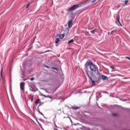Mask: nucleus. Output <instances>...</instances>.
<instances>
[{"label":"nucleus","instance_id":"30","mask_svg":"<svg viewBox=\"0 0 130 130\" xmlns=\"http://www.w3.org/2000/svg\"><path fill=\"white\" fill-rule=\"evenodd\" d=\"M125 58H126L127 59H129V60H130V57H129L126 56V57H125Z\"/></svg>","mask_w":130,"mask_h":130},{"label":"nucleus","instance_id":"5","mask_svg":"<svg viewBox=\"0 0 130 130\" xmlns=\"http://www.w3.org/2000/svg\"><path fill=\"white\" fill-rule=\"evenodd\" d=\"M89 68L92 72H96V71H98V67L96 66H90Z\"/></svg>","mask_w":130,"mask_h":130},{"label":"nucleus","instance_id":"35","mask_svg":"<svg viewBox=\"0 0 130 130\" xmlns=\"http://www.w3.org/2000/svg\"><path fill=\"white\" fill-rule=\"evenodd\" d=\"M44 67L47 68V69H49V66H44Z\"/></svg>","mask_w":130,"mask_h":130},{"label":"nucleus","instance_id":"27","mask_svg":"<svg viewBox=\"0 0 130 130\" xmlns=\"http://www.w3.org/2000/svg\"><path fill=\"white\" fill-rule=\"evenodd\" d=\"M110 68H111V69H112V70H114V66H110Z\"/></svg>","mask_w":130,"mask_h":130},{"label":"nucleus","instance_id":"20","mask_svg":"<svg viewBox=\"0 0 130 130\" xmlns=\"http://www.w3.org/2000/svg\"><path fill=\"white\" fill-rule=\"evenodd\" d=\"M98 95H101V93L97 92L96 98H98Z\"/></svg>","mask_w":130,"mask_h":130},{"label":"nucleus","instance_id":"33","mask_svg":"<svg viewBox=\"0 0 130 130\" xmlns=\"http://www.w3.org/2000/svg\"><path fill=\"white\" fill-rule=\"evenodd\" d=\"M26 61H24V63H23V66H27V63H26Z\"/></svg>","mask_w":130,"mask_h":130},{"label":"nucleus","instance_id":"24","mask_svg":"<svg viewBox=\"0 0 130 130\" xmlns=\"http://www.w3.org/2000/svg\"><path fill=\"white\" fill-rule=\"evenodd\" d=\"M115 32V30H112L110 32V35H112V34H113V32Z\"/></svg>","mask_w":130,"mask_h":130},{"label":"nucleus","instance_id":"17","mask_svg":"<svg viewBox=\"0 0 130 130\" xmlns=\"http://www.w3.org/2000/svg\"><path fill=\"white\" fill-rule=\"evenodd\" d=\"M74 39H71V40L69 41L68 44H70V43H73L74 42Z\"/></svg>","mask_w":130,"mask_h":130},{"label":"nucleus","instance_id":"42","mask_svg":"<svg viewBox=\"0 0 130 130\" xmlns=\"http://www.w3.org/2000/svg\"><path fill=\"white\" fill-rule=\"evenodd\" d=\"M127 110H129V109H127Z\"/></svg>","mask_w":130,"mask_h":130},{"label":"nucleus","instance_id":"11","mask_svg":"<svg viewBox=\"0 0 130 130\" xmlns=\"http://www.w3.org/2000/svg\"><path fill=\"white\" fill-rule=\"evenodd\" d=\"M72 25H73V20H70L68 22V27H69V28H70L71 27V26H72Z\"/></svg>","mask_w":130,"mask_h":130},{"label":"nucleus","instance_id":"7","mask_svg":"<svg viewBox=\"0 0 130 130\" xmlns=\"http://www.w3.org/2000/svg\"><path fill=\"white\" fill-rule=\"evenodd\" d=\"M20 90H21L22 91H24L25 90V83L24 82L20 83Z\"/></svg>","mask_w":130,"mask_h":130},{"label":"nucleus","instance_id":"14","mask_svg":"<svg viewBox=\"0 0 130 130\" xmlns=\"http://www.w3.org/2000/svg\"><path fill=\"white\" fill-rule=\"evenodd\" d=\"M40 99H38L37 100V101L35 102V103L36 104V106H37V105L38 104H39V103H40Z\"/></svg>","mask_w":130,"mask_h":130},{"label":"nucleus","instance_id":"1","mask_svg":"<svg viewBox=\"0 0 130 130\" xmlns=\"http://www.w3.org/2000/svg\"><path fill=\"white\" fill-rule=\"evenodd\" d=\"M86 73L89 80H90V81H91V84L92 86H94V85H95L96 84L95 83H97L98 84V83L100 82V78H101V74H100V72L98 71V70L97 71V73H96V75L98 78L96 79H95V81L93 80V79H92V77L90 76V75H89V73H88V71H87Z\"/></svg>","mask_w":130,"mask_h":130},{"label":"nucleus","instance_id":"18","mask_svg":"<svg viewBox=\"0 0 130 130\" xmlns=\"http://www.w3.org/2000/svg\"><path fill=\"white\" fill-rule=\"evenodd\" d=\"M124 5H125V6H127V3H128V0H125V1H124Z\"/></svg>","mask_w":130,"mask_h":130},{"label":"nucleus","instance_id":"29","mask_svg":"<svg viewBox=\"0 0 130 130\" xmlns=\"http://www.w3.org/2000/svg\"><path fill=\"white\" fill-rule=\"evenodd\" d=\"M113 116H117V114H115V113H113L112 114Z\"/></svg>","mask_w":130,"mask_h":130},{"label":"nucleus","instance_id":"9","mask_svg":"<svg viewBox=\"0 0 130 130\" xmlns=\"http://www.w3.org/2000/svg\"><path fill=\"white\" fill-rule=\"evenodd\" d=\"M120 16H119V14H117V16H116V20H117L118 23H119V25H120V24H121L120 23Z\"/></svg>","mask_w":130,"mask_h":130},{"label":"nucleus","instance_id":"40","mask_svg":"<svg viewBox=\"0 0 130 130\" xmlns=\"http://www.w3.org/2000/svg\"><path fill=\"white\" fill-rule=\"evenodd\" d=\"M120 25L122 27V24H121V23H120Z\"/></svg>","mask_w":130,"mask_h":130},{"label":"nucleus","instance_id":"25","mask_svg":"<svg viewBox=\"0 0 130 130\" xmlns=\"http://www.w3.org/2000/svg\"><path fill=\"white\" fill-rule=\"evenodd\" d=\"M39 120H40V121H42V122H44L45 121L41 118L39 119Z\"/></svg>","mask_w":130,"mask_h":130},{"label":"nucleus","instance_id":"32","mask_svg":"<svg viewBox=\"0 0 130 130\" xmlns=\"http://www.w3.org/2000/svg\"><path fill=\"white\" fill-rule=\"evenodd\" d=\"M43 97H45V98H48V96H46V95H43Z\"/></svg>","mask_w":130,"mask_h":130},{"label":"nucleus","instance_id":"6","mask_svg":"<svg viewBox=\"0 0 130 130\" xmlns=\"http://www.w3.org/2000/svg\"><path fill=\"white\" fill-rule=\"evenodd\" d=\"M4 71V69H2L1 71V77L2 80V83L3 84H5L6 83V79L3 77V71Z\"/></svg>","mask_w":130,"mask_h":130},{"label":"nucleus","instance_id":"23","mask_svg":"<svg viewBox=\"0 0 130 130\" xmlns=\"http://www.w3.org/2000/svg\"><path fill=\"white\" fill-rule=\"evenodd\" d=\"M29 6H30V2H29L26 7V9H28L29 8Z\"/></svg>","mask_w":130,"mask_h":130},{"label":"nucleus","instance_id":"34","mask_svg":"<svg viewBox=\"0 0 130 130\" xmlns=\"http://www.w3.org/2000/svg\"><path fill=\"white\" fill-rule=\"evenodd\" d=\"M48 98H50V99H52V96H48Z\"/></svg>","mask_w":130,"mask_h":130},{"label":"nucleus","instance_id":"39","mask_svg":"<svg viewBox=\"0 0 130 130\" xmlns=\"http://www.w3.org/2000/svg\"><path fill=\"white\" fill-rule=\"evenodd\" d=\"M108 35H110V32H108Z\"/></svg>","mask_w":130,"mask_h":130},{"label":"nucleus","instance_id":"3","mask_svg":"<svg viewBox=\"0 0 130 130\" xmlns=\"http://www.w3.org/2000/svg\"><path fill=\"white\" fill-rule=\"evenodd\" d=\"M81 4H77L73 5L70 8L68 9V12H72V11H75V10H77V9L80 8Z\"/></svg>","mask_w":130,"mask_h":130},{"label":"nucleus","instance_id":"16","mask_svg":"<svg viewBox=\"0 0 130 130\" xmlns=\"http://www.w3.org/2000/svg\"><path fill=\"white\" fill-rule=\"evenodd\" d=\"M58 42H59V39L56 38L55 40V43H56V44H57Z\"/></svg>","mask_w":130,"mask_h":130},{"label":"nucleus","instance_id":"41","mask_svg":"<svg viewBox=\"0 0 130 130\" xmlns=\"http://www.w3.org/2000/svg\"><path fill=\"white\" fill-rule=\"evenodd\" d=\"M37 122H38V123H39V122H38V120H37Z\"/></svg>","mask_w":130,"mask_h":130},{"label":"nucleus","instance_id":"28","mask_svg":"<svg viewBox=\"0 0 130 130\" xmlns=\"http://www.w3.org/2000/svg\"><path fill=\"white\" fill-rule=\"evenodd\" d=\"M34 80H35V78H30V81H34Z\"/></svg>","mask_w":130,"mask_h":130},{"label":"nucleus","instance_id":"22","mask_svg":"<svg viewBox=\"0 0 130 130\" xmlns=\"http://www.w3.org/2000/svg\"><path fill=\"white\" fill-rule=\"evenodd\" d=\"M52 70H55L56 71H57V72H58V69H57V68H55L54 67H52Z\"/></svg>","mask_w":130,"mask_h":130},{"label":"nucleus","instance_id":"31","mask_svg":"<svg viewBox=\"0 0 130 130\" xmlns=\"http://www.w3.org/2000/svg\"><path fill=\"white\" fill-rule=\"evenodd\" d=\"M42 104H43V103H40V104L38 106V107H40V106H41V105H42Z\"/></svg>","mask_w":130,"mask_h":130},{"label":"nucleus","instance_id":"21","mask_svg":"<svg viewBox=\"0 0 130 130\" xmlns=\"http://www.w3.org/2000/svg\"><path fill=\"white\" fill-rule=\"evenodd\" d=\"M10 87L12 88V79H10Z\"/></svg>","mask_w":130,"mask_h":130},{"label":"nucleus","instance_id":"38","mask_svg":"<svg viewBox=\"0 0 130 130\" xmlns=\"http://www.w3.org/2000/svg\"><path fill=\"white\" fill-rule=\"evenodd\" d=\"M121 2L122 3H124V0H121Z\"/></svg>","mask_w":130,"mask_h":130},{"label":"nucleus","instance_id":"13","mask_svg":"<svg viewBox=\"0 0 130 130\" xmlns=\"http://www.w3.org/2000/svg\"><path fill=\"white\" fill-rule=\"evenodd\" d=\"M64 35H65L64 34L60 35L59 36V37L60 39H63V38H64Z\"/></svg>","mask_w":130,"mask_h":130},{"label":"nucleus","instance_id":"2","mask_svg":"<svg viewBox=\"0 0 130 130\" xmlns=\"http://www.w3.org/2000/svg\"><path fill=\"white\" fill-rule=\"evenodd\" d=\"M29 87H30L29 90L31 91V92H36L37 90V87H36V85L35 84L30 83L28 84Z\"/></svg>","mask_w":130,"mask_h":130},{"label":"nucleus","instance_id":"15","mask_svg":"<svg viewBox=\"0 0 130 130\" xmlns=\"http://www.w3.org/2000/svg\"><path fill=\"white\" fill-rule=\"evenodd\" d=\"M72 109H74L75 110H77V109H79L80 108L79 107H75V106H72Z\"/></svg>","mask_w":130,"mask_h":130},{"label":"nucleus","instance_id":"10","mask_svg":"<svg viewBox=\"0 0 130 130\" xmlns=\"http://www.w3.org/2000/svg\"><path fill=\"white\" fill-rule=\"evenodd\" d=\"M102 79L103 81H106V80H108V77L105 75H102Z\"/></svg>","mask_w":130,"mask_h":130},{"label":"nucleus","instance_id":"19","mask_svg":"<svg viewBox=\"0 0 130 130\" xmlns=\"http://www.w3.org/2000/svg\"><path fill=\"white\" fill-rule=\"evenodd\" d=\"M90 33H91V34H95V29L91 30Z\"/></svg>","mask_w":130,"mask_h":130},{"label":"nucleus","instance_id":"8","mask_svg":"<svg viewBox=\"0 0 130 130\" xmlns=\"http://www.w3.org/2000/svg\"><path fill=\"white\" fill-rule=\"evenodd\" d=\"M85 66H94V64H93L92 60H89L86 62Z\"/></svg>","mask_w":130,"mask_h":130},{"label":"nucleus","instance_id":"12","mask_svg":"<svg viewBox=\"0 0 130 130\" xmlns=\"http://www.w3.org/2000/svg\"><path fill=\"white\" fill-rule=\"evenodd\" d=\"M95 2H97V0H88L87 3H91V4H94Z\"/></svg>","mask_w":130,"mask_h":130},{"label":"nucleus","instance_id":"36","mask_svg":"<svg viewBox=\"0 0 130 130\" xmlns=\"http://www.w3.org/2000/svg\"><path fill=\"white\" fill-rule=\"evenodd\" d=\"M38 111L39 113V111H40V110H39V107H38Z\"/></svg>","mask_w":130,"mask_h":130},{"label":"nucleus","instance_id":"37","mask_svg":"<svg viewBox=\"0 0 130 130\" xmlns=\"http://www.w3.org/2000/svg\"><path fill=\"white\" fill-rule=\"evenodd\" d=\"M31 102H33V96L31 99Z\"/></svg>","mask_w":130,"mask_h":130},{"label":"nucleus","instance_id":"4","mask_svg":"<svg viewBox=\"0 0 130 130\" xmlns=\"http://www.w3.org/2000/svg\"><path fill=\"white\" fill-rule=\"evenodd\" d=\"M20 69L22 72V75H21V78L22 79H24V78H25L24 71H25V70H26V66H20Z\"/></svg>","mask_w":130,"mask_h":130},{"label":"nucleus","instance_id":"26","mask_svg":"<svg viewBox=\"0 0 130 130\" xmlns=\"http://www.w3.org/2000/svg\"><path fill=\"white\" fill-rule=\"evenodd\" d=\"M39 113H40V114H41V115H42L43 116H44V115L41 112L39 111Z\"/></svg>","mask_w":130,"mask_h":130}]
</instances>
